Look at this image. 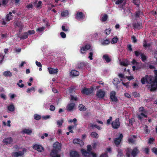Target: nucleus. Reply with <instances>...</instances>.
<instances>
[{
	"label": "nucleus",
	"instance_id": "72a5a7b5",
	"mask_svg": "<svg viewBox=\"0 0 157 157\" xmlns=\"http://www.w3.org/2000/svg\"><path fill=\"white\" fill-rule=\"evenodd\" d=\"M120 63L121 65L125 66H127L128 64V63L127 61H121L120 62Z\"/></svg>",
	"mask_w": 157,
	"mask_h": 157
},
{
	"label": "nucleus",
	"instance_id": "bb28decb",
	"mask_svg": "<svg viewBox=\"0 0 157 157\" xmlns=\"http://www.w3.org/2000/svg\"><path fill=\"white\" fill-rule=\"evenodd\" d=\"M79 110L81 111H85L86 110V108L82 104H80L79 106Z\"/></svg>",
	"mask_w": 157,
	"mask_h": 157
},
{
	"label": "nucleus",
	"instance_id": "e433bc0d",
	"mask_svg": "<svg viewBox=\"0 0 157 157\" xmlns=\"http://www.w3.org/2000/svg\"><path fill=\"white\" fill-rule=\"evenodd\" d=\"M108 18L107 15L106 14H104L102 16V18L101 19V21H105Z\"/></svg>",
	"mask_w": 157,
	"mask_h": 157
},
{
	"label": "nucleus",
	"instance_id": "6ab92c4d",
	"mask_svg": "<svg viewBox=\"0 0 157 157\" xmlns=\"http://www.w3.org/2000/svg\"><path fill=\"white\" fill-rule=\"evenodd\" d=\"M90 46L89 45H86L84 47L82 48L81 49V52L82 53H84L87 50L90 49Z\"/></svg>",
	"mask_w": 157,
	"mask_h": 157
},
{
	"label": "nucleus",
	"instance_id": "f704fd0d",
	"mask_svg": "<svg viewBox=\"0 0 157 157\" xmlns=\"http://www.w3.org/2000/svg\"><path fill=\"white\" fill-rule=\"evenodd\" d=\"M132 63L134 65L136 66V67L138 68V66L140 64V63L136 62L135 59H133Z\"/></svg>",
	"mask_w": 157,
	"mask_h": 157
},
{
	"label": "nucleus",
	"instance_id": "774afa93",
	"mask_svg": "<svg viewBox=\"0 0 157 157\" xmlns=\"http://www.w3.org/2000/svg\"><path fill=\"white\" fill-rule=\"evenodd\" d=\"M61 36L63 38H65L66 37V34L63 32H61L60 33Z\"/></svg>",
	"mask_w": 157,
	"mask_h": 157
},
{
	"label": "nucleus",
	"instance_id": "0eeeda50",
	"mask_svg": "<svg viewBox=\"0 0 157 157\" xmlns=\"http://www.w3.org/2000/svg\"><path fill=\"white\" fill-rule=\"evenodd\" d=\"M118 118L116 119L112 123V126L114 129H117L120 126V122Z\"/></svg>",
	"mask_w": 157,
	"mask_h": 157
},
{
	"label": "nucleus",
	"instance_id": "49530a36",
	"mask_svg": "<svg viewBox=\"0 0 157 157\" xmlns=\"http://www.w3.org/2000/svg\"><path fill=\"white\" fill-rule=\"evenodd\" d=\"M89 157H97V155L96 153L94 152H92L90 153V156Z\"/></svg>",
	"mask_w": 157,
	"mask_h": 157
},
{
	"label": "nucleus",
	"instance_id": "09e8293b",
	"mask_svg": "<svg viewBox=\"0 0 157 157\" xmlns=\"http://www.w3.org/2000/svg\"><path fill=\"white\" fill-rule=\"evenodd\" d=\"M76 121L77 120L76 118H74L73 120H70L68 121L70 123L74 122L75 126H76L77 125V124H76Z\"/></svg>",
	"mask_w": 157,
	"mask_h": 157
},
{
	"label": "nucleus",
	"instance_id": "ea45409f",
	"mask_svg": "<svg viewBox=\"0 0 157 157\" xmlns=\"http://www.w3.org/2000/svg\"><path fill=\"white\" fill-rule=\"evenodd\" d=\"M35 88L32 87L30 88H28L27 90V92L28 93H30L31 91H35Z\"/></svg>",
	"mask_w": 157,
	"mask_h": 157
},
{
	"label": "nucleus",
	"instance_id": "e2e57ef3",
	"mask_svg": "<svg viewBox=\"0 0 157 157\" xmlns=\"http://www.w3.org/2000/svg\"><path fill=\"white\" fill-rule=\"evenodd\" d=\"M152 151L155 154L157 155V149L155 147L153 148Z\"/></svg>",
	"mask_w": 157,
	"mask_h": 157
},
{
	"label": "nucleus",
	"instance_id": "603ef678",
	"mask_svg": "<svg viewBox=\"0 0 157 157\" xmlns=\"http://www.w3.org/2000/svg\"><path fill=\"white\" fill-rule=\"evenodd\" d=\"M141 59L143 61H145L146 59V56L143 54L142 53L141 54Z\"/></svg>",
	"mask_w": 157,
	"mask_h": 157
},
{
	"label": "nucleus",
	"instance_id": "6e6552de",
	"mask_svg": "<svg viewBox=\"0 0 157 157\" xmlns=\"http://www.w3.org/2000/svg\"><path fill=\"white\" fill-rule=\"evenodd\" d=\"M116 93L115 91H113L110 93V98L112 100L115 102H117L118 99L116 97Z\"/></svg>",
	"mask_w": 157,
	"mask_h": 157
},
{
	"label": "nucleus",
	"instance_id": "de8ad7c7",
	"mask_svg": "<svg viewBox=\"0 0 157 157\" xmlns=\"http://www.w3.org/2000/svg\"><path fill=\"white\" fill-rule=\"evenodd\" d=\"M34 118L35 119L38 120L40 119L41 117L40 115L37 114H35L34 116Z\"/></svg>",
	"mask_w": 157,
	"mask_h": 157
},
{
	"label": "nucleus",
	"instance_id": "a19ab883",
	"mask_svg": "<svg viewBox=\"0 0 157 157\" xmlns=\"http://www.w3.org/2000/svg\"><path fill=\"white\" fill-rule=\"evenodd\" d=\"M118 40V38L117 36L115 37L114 38L112 39V40L111 42L112 44H115L116 43Z\"/></svg>",
	"mask_w": 157,
	"mask_h": 157
},
{
	"label": "nucleus",
	"instance_id": "393cba45",
	"mask_svg": "<svg viewBox=\"0 0 157 157\" xmlns=\"http://www.w3.org/2000/svg\"><path fill=\"white\" fill-rule=\"evenodd\" d=\"M70 155L71 157H79V155L78 153L75 151H72L70 153Z\"/></svg>",
	"mask_w": 157,
	"mask_h": 157
},
{
	"label": "nucleus",
	"instance_id": "a211bd4d",
	"mask_svg": "<svg viewBox=\"0 0 157 157\" xmlns=\"http://www.w3.org/2000/svg\"><path fill=\"white\" fill-rule=\"evenodd\" d=\"M48 70L49 73L51 74H56L58 72L57 68L54 69L51 67H48Z\"/></svg>",
	"mask_w": 157,
	"mask_h": 157
},
{
	"label": "nucleus",
	"instance_id": "2f4dec72",
	"mask_svg": "<svg viewBox=\"0 0 157 157\" xmlns=\"http://www.w3.org/2000/svg\"><path fill=\"white\" fill-rule=\"evenodd\" d=\"M23 132L27 134H30L32 132V131L31 129H25L23 131Z\"/></svg>",
	"mask_w": 157,
	"mask_h": 157
},
{
	"label": "nucleus",
	"instance_id": "a18cd8bd",
	"mask_svg": "<svg viewBox=\"0 0 157 157\" xmlns=\"http://www.w3.org/2000/svg\"><path fill=\"white\" fill-rule=\"evenodd\" d=\"M131 151V150L128 148L126 150V155L127 157H131L130 155L129 154V153H128V152L129 153Z\"/></svg>",
	"mask_w": 157,
	"mask_h": 157
},
{
	"label": "nucleus",
	"instance_id": "79ce46f5",
	"mask_svg": "<svg viewBox=\"0 0 157 157\" xmlns=\"http://www.w3.org/2000/svg\"><path fill=\"white\" fill-rule=\"evenodd\" d=\"M42 2L40 1H39L38 3L36 4V7L37 8H40L42 6Z\"/></svg>",
	"mask_w": 157,
	"mask_h": 157
},
{
	"label": "nucleus",
	"instance_id": "f257e3e1",
	"mask_svg": "<svg viewBox=\"0 0 157 157\" xmlns=\"http://www.w3.org/2000/svg\"><path fill=\"white\" fill-rule=\"evenodd\" d=\"M153 79V77L151 75H146L145 76V77L142 78L141 81L142 83L143 84H145L146 82H147L148 83L152 84L151 85H151H154V84H153L154 82L152 83ZM151 91L153 90H151Z\"/></svg>",
	"mask_w": 157,
	"mask_h": 157
},
{
	"label": "nucleus",
	"instance_id": "338daca9",
	"mask_svg": "<svg viewBox=\"0 0 157 157\" xmlns=\"http://www.w3.org/2000/svg\"><path fill=\"white\" fill-rule=\"evenodd\" d=\"M98 142H95L93 143L92 145L93 147L95 148L96 147V146L98 145Z\"/></svg>",
	"mask_w": 157,
	"mask_h": 157
},
{
	"label": "nucleus",
	"instance_id": "8fccbe9b",
	"mask_svg": "<svg viewBox=\"0 0 157 157\" xmlns=\"http://www.w3.org/2000/svg\"><path fill=\"white\" fill-rule=\"evenodd\" d=\"M90 126V127L92 128H94V127H95L97 128L98 130H100L101 129V128L100 127L97 125L96 124H91Z\"/></svg>",
	"mask_w": 157,
	"mask_h": 157
},
{
	"label": "nucleus",
	"instance_id": "7c9ffc66",
	"mask_svg": "<svg viewBox=\"0 0 157 157\" xmlns=\"http://www.w3.org/2000/svg\"><path fill=\"white\" fill-rule=\"evenodd\" d=\"M120 83L119 79L117 78H114L113 81V83L114 85H117Z\"/></svg>",
	"mask_w": 157,
	"mask_h": 157
},
{
	"label": "nucleus",
	"instance_id": "7ed1b4c3",
	"mask_svg": "<svg viewBox=\"0 0 157 157\" xmlns=\"http://www.w3.org/2000/svg\"><path fill=\"white\" fill-rule=\"evenodd\" d=\"M105 95V91L102 89H99L96 92V97L100 99H102Z\"/></svg>",
	"mask_w": 157,
	"mask_h": 157
},
{
	"label": "nucleus",
	"instance_id": "5fc2aeb1",
	"mask_svg": "<svg viewBox=\"0 0 157 157\" xmlns=\"http://www.w3.org/2000/svg\"><path fill=\"white\" fill-rule=\"evenodd\" d=\"M44 27H41L40 28H37L36 29V31H39L40 32L43 31L44 29Z\"/></svg>",
	"mask_w": 157,
	"mask_h": 157
},
{
	"label": "nucleus",
	"instance_id": "6e6d98bb",
	"mask_svg": "<svg viewBox=\"0 0 157 157\" xmlns=\"http://www.w3.org/2000/svg\"><path fill=\"white\" fill-rule=\"evenodd\" d=\"M144 130L146 133H148L149 132V130L147 129V126L146 125H145L144 127Z\"/></svg>",
	"mask_w": 157,
	"mask_h": 157
},
{
	"label": "nucleus",
	"instance_id": "2eb2a0df",
	"mask_svg": "<svg viewBox=\"0 0 157 157\" xmlns=\"http://www.w3.org/2000/svg\"><path fill=\"white\" fill-rule=\"evenodd\" d=\"M75 106V104L73 103H70L69 104L67 107V109L69 111H71L73 110Z\"/></svg>",
	"mask_w": 157,
	"mask_h": 157
},
{
	"label": "nucleus",
	"instance_id": "4d7b16f0",
	"mask_svg": "<svg viewBox=\"0 0 157 157\" xmlns=\"http://www.w3.org/2000/svg\"><path fill=\"white\" fill-rule=\"evenodd\" d=\"M129 82H127L126 83H124L123 82H122V84L126 88H129Z\"/></svg>",
	"mask_w": 157,
	"mask_h": 157
},
{
	"label": "nucleus",
	"instance_id": "0e129e2a",
	"mask_svg": "<svg viewBox=\"0 0 157 157\" xmlns=\"http://www.w3.org/2000/svg\"><path fill=\"white\" fill-rule=\"evenodd\" d=\"M142 53V52H138V51H135V54L136 56H138L139 55H140V56L141 54Z\"/></svg>",
	"mask_w": 157,
	"mask_h": 157
},
{
	"label": "nucleus",
	"instance_id": "a878e982",
	"mask_svg": "<svg viewBox=\"0 0 157 157\" xmlns=\"http://www.w3.org/2000/svg\"><path fill=\"white\" fill-rule=\"evenodd\" d=\"M12 13L10 12L6 16V20L7 21H9L10 20L12 19L13 17L11 15Z\"/></svg>",
	"mask_w": 157,
	"mask_h": 157
},
{
	"label": "nucleus",
	"instance_id": "69168bd1",
	"mask_svg": "<svg viewBox=\"0 0 157 157\" xmlns=\"http://www.w3.org/2000/svg\"><path fill=\"white\" fill-rule=\"evenodd\" d=\"M49 109L52 111H54L55 109V107L54 105H51L50 106Z\"/></svg>",
	"mask_w": 157,
	"mask_h": 157
},
{
	"label": "nucleus",
	"instance_id": "4468645a",
	"mask_svg": "<svg viewBox=\"0 0 157 157\" xmlns=\"http://www.w3.org/2000/svg\"><path fill=\"white\" fill-rule=\"evenodd\" d=\"M53 147L54 149H55V150L58 151L60 150L61 148V145L59 142H56L53 144Z\"/></svg>",
	"mask_w": 157,
	"mask_h": 157
},
{
	"label": "nucleus",
	"instance_id": "9b49d317",
	"mask_svg": "<svg viewBox=\"0 0 157 157\" xmlns=\"http://www.w3.org/2000/svg\"><path fill=\"white\" fill-rule=\"evenodd\" d=\"M33 149L37 151L41 152L44 150V148L41 145L35 144L33 146Z\"/></svg>",
	"mask_w": 157,
	"mask_h": 157
},
{
	"label": "nucleus",
	"instance_id": "5701e85b",
	"mask_svg": "<svg viewBox=\"0 0 157 157\" xmlns=\"http://www.w3.org/2000/svg\"><path fill=\"white\" fill-rule=\"evenodd\" d=\"M103 58L107 63L110 62L111 59L107 55H105L103 56Z\"/></svg>",
	"mask_w": 157,
	"mask_h": 157
},
{
	"label": "nucleus",
	"instance_id": "58836bf2",
	"mask_svg": "<svg viewBox=\"0 0 157 157\" xmlns=\"http://www.w3.org/2000/svg\"><path fill=\"white\" fill-rule=\"evenodd\" d=\"M68 13L67 11H65L61 13V15L62 17H66L68 15Z\"/></svg>",
	"mask_w": 157,
	"mask_h": 157
},
{
	"label": "nucleus",
	"instance_id": "052dcab7",
	"mask_svg": "<svg viewBox=\"0 0 157 157\" xmlns=\"http://www.w3.org/2000/svg\"><path fill=\"white\" fill-rule=\"evenodd\" d=\"M110 32L111 29H106L105 30V33L107 35L109 34L110 33Z\"/></svg>",
	"mask_w": 157,
	"mask_h": 157
},
{
	"label": "nucleus",
	"instance_id": "423d86ee",
	"mask_svg": "<svg viewBox=\"0 0 157 157\" xmlns=\"http://www.w3.org/2000/svg\"><path fill=\"white\" fill-rule=\"evenodd\" d=\"M155 74V79L153 84L154 85H151V90H155L157 87V70H155L154 71Z\"/></svg>",
	"mask_w": 157,
	"mask_h": 157
},
{
	"label": "nucleus",
	"instance_id": "f8f14e48",
	"mask_svg": "<svg viewBox=\"0 0 157 157\" xmlns=\"http://www.w3.org/2000/svg\"><path fill=\"white\" fill-rule=\"evenodd\" d=\"M147 111H143L142 112H139L138 114V117L139 119L141 120L144 117H147Z\"/></svg>",
	"mask_w": 157,
	"mask_h": 157
},
{
	"label": "nucleus",
	"instance_id": "dca6fc26",
	"mask_svg": "<svg viewBox=\"0 0 157 157\" xmlns=\"http://www.w3.org/2000/svg\"><path fill=\"white\" fill-rule=\"evenodd\" d=\"M58 151L57 150L53 149L50 154V156L52 157H60L59 155L57 154Z\"/></svg>",
	"mask_w": 157,
	"mask_h": 157
},
{
	"label": "nucleus",
	"instance_id": "9d476101",
	"mask_svg": "<svg viewBox=\"0 0 157 157\" xmlns=\"http://www.w3.org/2000/svg\"><path fill=\"white\" fill-rule=\"evenodd\" d=\"M93 91L92 88L88 89L84 88L82 90V93L83 94H89L91 93Z\"/></svg>",
	"mask_w": 157,
	"mask_h": 157
},
{
	"label": "nucleus",
	"instance_id": "c03bdc74",
	"mask_svg": "<svg viewBox=\"0 0 157 157\" xmlns=\"http://www.w3.org/2000/svg\"><path fill=\"white\" fill-rule=\"evenodd\" d=\"M118 154L117 155V157H121L122 155V153L121 150L120 149H118L117 150Z\"/></svg>",
	"mask_w": 157,
	"mask_h": 157
},
{
	"label": "nucleus",
	"instance_id": "680f3d73",
	"mask_svg": "<svg viewBox=\"0 0 157 157\" xmlns=\"http://www.w3.org/2000/svg\"><path fill=\"white\" fill-rule=\"evenodd\" d=\"M36 65L38 67H42V65L39 62H38L37 61H36Z\"/></svg>",
	"mask_w": 157,
	"mask_h": 157
},
{
	"label": "nucleus",
	"instance_id": "aec40b11",
	"mask_svg": "<svg viewBox=\"0 0 157 157\" xmlns=\"http://www.w3.org/2000/svg\"><path fill=\"white\" fill-rule=\"evenodd\" d=\"M79 73L78 71L75 70H72L70 72V75L72 76H76L79 75Z\"/></svg>",
	"mask_w": 157,
	"mask_h": 157
},
{
	"label": "nucleus",
	"instance_id": "cd10ccee",
	"mask_svg": "<svg viewBox=\"0 0 157 157\" xmlns=\"http://www.w3.org/2000/svg\"><path fill=\"white\" fill-rule=\"evenodd\" d=\"M110 42V41L108 39L104 40L101 42V44L103 45H106L109 44Z\"/></svg>",
	"mask_w": 157,
	"mask_h": 157
},
{
	"label": "nucleus",
	"instance_id": "13d9d810",
	"mask_svg": "<svg viewBox=\"0 0 157 157\" xmlns=\"http://www.w3.org/2000/svg\"><path fill=\"white\" fill-rule=\"evenodd\" d=\"M143 111H146L144 109V107H140L139 108V112H143Z\"/></svg>",
	"mask_w": 157,
	"mask_h": 157
},
{
	"label": "nucleus",
	"instance_id": "4be33fe9",
	"mask_svg": "<svg viewBox=\"0 0 157 157\" xmlns=\"http://www.w3.org/2000/svg\"><path fill=\"white\" fill-rule=\"evenodd\" d=\"M83 17L82 13L81 12L77 13L76 18L78 20H80L83 18Z\"/></svg>",
	"mask_w": 157,
	"mask_h": 157
},
{
	"label": "nucleus",
	"instance_id": "c9c22d12",
	"mask_svg": "<svg viewBox=\"0 0 157 157\" xmlns=\"http://www.w3.org/2000/svg\"><path fill=\"white\" fill-rule=\"evenodd\" d=\"M91 136L92 137L98 138V134L95 132H92L91 133Z\"/></svg>",
	"mask_w": 157,
	"mask_h": 157
},
{
	"label": "nucleus",
	"instance_id": "3c124183",
	"mask_svg": "<svg viewBox=\"0 0 157 157\" xmlns=\"http://www.w3.org/2000/svg\"><path fill=\"white\" fill-rule=\"evenodd\" d=\"M68 28L64 26L63 25L62 26V30L64 31L67 32L68 30Z\"/></svg>",
	"mask_w": 157,
	"mask_h": 157
},
{
	"label": "nucleus",
	"instance_id": "ddd939ff",
	"mask_svg": "<svg viewBox=\"0 0 157 157\" xmlns=\"http://www.w3.org/2000/svg\"><path fill=\"white\" fill-rule=\"evenodd\" d=\"M13 142V139L10 137H8L4 139L2 142L6 145L11 144Z\"/></svg>",
	"mask_w": 157,
	"mask_h": 157
},
{
	"label": "nucleus",
	"instance_id": "c85d7f7f",
	"mask_svg": "<svg viewBox=\"0 0 157 157\" xmlns=\"http://www.w3.org/2000/svg\"><path fill=\"white\" fill-rule=\"evenodd\" d=\"M8 109L10 111H13L14 110V107L13 104H11L7 107Z\"/></svg>",
	"mask_w": 157,
	"mask_h": 157
},
{
	"label": "nucleus",
	"instance_id": "f3484780",
	"mask_svg": "<svg viewBox=\"0 0 157 157\" xmlns=\"http://www.w3.org/2000/svg\"><path fill=\"white\" fill-rule=\"evenodd\" d=\"M73 142L74 144H78L81 146H82L84 145L83 141L79 139H75L73 140Z\"/></svg>",
	"mask_w": 157,
	"mask_h": 157
},
{
	"label": "nucleus",
	"instance_id": "473e14b6",
	"mask_svg": "<svg viewBox=\"0 0 157 157\" xmlns=\"http://www.w3.org/2000/svg\"><path fill=\"white\" fill-rule=\"evenodd\" d=\"M63 120L61 119L60 120H58L57 121V124L58 127H60L62 125Z\"/></svg>",
	"mask_w": 157,
	"mask_h": 157
},
{
	"label": "nucleus",
	"instance_id": "864d4df0",
	"mask_svg": "<svg viewBox=\"0 0 157 157\" xmlns=\"http://www.w3.org/2000/svg\"><path fill=\"white\" fill-rule=\"evenodd\" d=\"M150 46V44H147V41L146 40H145L144 42L143 46L144 47H149Z\"/></svg>",
	"mask_w": 157,
	"mask_h": 157
},
{
	"label": "nucleus",
	"instance_id": "412c9836",
	"mask_svg": "<svg viewBox=\"0 0 157 157\" xmlns=\"http://www.w3.org/2000/svg\"><path fill=\"white\" fill-rule=\"evenodd\" d=\"M135 138L136 137L134 136L129 137L128 140V142L129 144L133 143L135 141Z\"/></svg>",
	"mask_w": 157,
	"mask_h": 157
},
{
	"label": "nucleus",
	"instance_id": "f03ea898",
	"mask_svg": "<svg viewBox=\"0 0 157 157\" xmlns=\"http://www.w3.org/2000/svg\"><path fill=\"white\" fill-rule=\"evenodd\" d=\"M87 151L85 150L82 149L81 150V152L82 155L85 157H89L90 153H91V147L90 145H88L87 147Z\"/></svg>",
	"mask_w": 157,
	"mask_h": 157
},
{
	"label": "nucleus",
	"instance_id": "c756f323",
	"mask_svg": "<svg viewBox=\"0 0 157 157\" xmlns=\"http://www.w3.org/2000/svg\"><path fill=\"white\" fill-rule=\"evenodd\" d=\"M90 52L89 54V56H88V58L90 60H92L93 59L92 56L94 52H93V50L92 49H90Z\"/></svg>",
	"mask_w": 157,
	"mask_h": 157
},
{
	"label": "nucleus",
	"instance_id": "39448f33",
	"mask_svg": "<svg viewBox=\"0 0 157 157\" xmlns=\"http://www.w3.org/2000/svg\"><path fill=\"white\" fill-rule=\"evenodd\" d=\"M119 135L118 137L115 138L113 140L114 143L117 146L119 145L123 138V135L121 133H119Z\"/></svg>",
	"mask_w": 157,
	"mask_h": 157
},
{
	"label": "nucleus",
	"instance_id": "bf43d9fd",
	"mask_svg": "<svg viewBox=\"0 0 157 157\" xmlns=\"http://www.w3.org/2000/svg\"><path fill=\"white\" fill-rule=\"evenodd\" d=\"M27 33H28V35H31L34 34L35 33V31L34 30H29Z\"/></svg>",
	"mask_w": 157,
	"mask_h": 157
},
{
	"label": "nucleus",
	"instance_id": "b1692460",
	"mask_svg": "<svg viewBox=\"0 0 157 157\" xmlns=\"http://www.w3.org/2000/svg\"><path fill=\"white\" fill-rule=\"evenodd\" d=\"M3 75L5 76L11 77L12 76V73L9 71H7L4 72Z\"/></svg>",
	"mask_w": 157,
	"mask_h": 157
},
{
	"label": "nucleus",
	"instance_id": "20e7f679",
	"mask_svg": "<svg viewBox=\"0 0 157 157\" xmlns=\"http://www.w3.org/2000/svg\"><path fill=\"white\" fill-rule=\"evenodd\" d=\"M26 150L25 149H23L22 151H18V152H13L12 155L13 157H18L19 156H22L24 154L25 152H26Z\"/></svg>",
	"mask_w": 157,
	"mask_h": 157
},
{
	"label": "nucleus",
	"instance_id": "4c0bfd02",
	"mask_svg": "<svg viewBox=\"0 0 157 157\" xmlns=\"http://www.w3.org/2000/svg\"><path fill=\"white\" fill-rule=\"evenodd\" d=\"M28 34L27 32L23 34L22 36H21V38L24 39L28 37Z\"/></svg>",
	"mask_w": 157,
	"mask_h": 157
},
{
	"label": "nucleus",
	"instance_id": "37998d69",
	"mask_svg": "<svg viewBox=\"0 0 157 157\" xmlns=\"http://www.w3.org/2000/svg\"><path fill=\"white\" fill-rule=\"evenodd\" d=\"M118 76L120 78H121V81H123V79H122V78H126V76H124V75L122 74L119 73L118 75Z\"/></svg>",
	"mask_w": 157,
	"mask_h": 157
},
{
	"label": "nucleus",
	"instance_id": "1a4fd4ad",
	"mask_svg": "<svg viewBox=\"0 0 157 157\" xmlns=\"http://www.w3.org/2000/svg\"><path fill=\"white\" fill-rule=\"evenodd\" d=\"M128 148L129 149V148ZM129 149L131 150V151L129 153H129L130 154V153H131V155L133 157L136 156L139 152V151L137 147H135L132 150L130 148Z\"/></svg>",
	"mask_w": 157,
	"mask_h": 157
}]
</instances>
